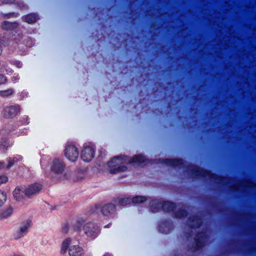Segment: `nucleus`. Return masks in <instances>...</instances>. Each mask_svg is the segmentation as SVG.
Segmentation results:
<instances>
[{
	"label": "nucleus",
	"mask_w": 256,
	"mask_h": 256,
	"mask_svg": "<svg viewBox=\"0 0 256 256\" xmlns=\"http://www.w3.org/2000/svg\"><path fill=\"white\" fill-rule=\"evenodd\" d=\"M146 161V158L141 154L135 156L132 158L127 156L122 158L115 157L108 162L109 170L111 174H116L125 172L127 168V164H142Z\"/></svg>",
	"instance_id": "nucleus-1"
},
{
	"label": "nucleus",
	"mask_w": 256,
	"mask_h": 256,
	"mask_svg": "<svg viewBox=\"0 0 256 256\" xmlns=\"http://www.w3.org/2000/svg\"><path fill=\"white\" fill-rule=\"evenodd\" d=\"M72 240L70 238H67L62 243V252L65 253L68 248V254L70 256H82L84 254V250L78 245H73L70 246L71 244Z\"/></svg>",
	"instance_id": "nucleus-2"
},
{
	"label": "nucleus",
	"mask_w": 256,
	"mask_h": 256,
	"mask_svg": "<svg viewBox=\"0 0 256 256\" xmlns=\"http://www.w3.org/2000/svg\"><path fill=\"white\" fill-rule=\"evenodd\" d=\"M83 230L86 236L90 240L96 238L100 232L97 224L92 222L86 223L83 226Z\"/></svg>",
	"instance_id": "nucleus-3"
},
{
	"label": "nucleus",
	"mask_w": 256,
	"mask_h": 256,
	"mask_svg": "<svg viewBox=\"0 0 256 256\" xmlns=\"http://www.w3.org/2000/svg\"><path fill=\"white\" fill-rule=\"evenodd\" d=\"M226 184L228 186L232 189V190H240L242 188L247 187L252 188L255 186V184L248 180L244 182H238L236 180H231L228 182H226V178H225V184Z\"/></svg>",
	"instance_id": "nucleus-4"
},
{
	"label": "nucleus",
	"mask_w": 256,
	"mask_h": 256,
	"mask_svg": "<svg viewBox=\"0 0 256 256\" xmlns=\"http://www.w3.org/2000/svg\"><path fill=\"white\" fill-rule=\"evenodd\" d=\"M32 226V221L30 220H26L22 221L20 224L14 234V238L18 239L25 236L28 232V229Z\"/></svg>",
	"instance_id": "nucleus-5"
},
{
	"label": "nucleus",
	"mask_w": 256,
	"mask_h": 256,
	"mask_svg": "<svg viewBox=\"0 0 256 256\" xmlns=\"http://www.w3.org/2000/svg\"><path fill=\"white\" fill-rule=\"evenodd\" d=\"M152 207L154 208H162L165 212H171L175 208L174 204L169 202H161L158 200H154L150 202Z\"/></svg>",
	"instance_id": "nucleus-6"
},
{
	"label": "nucleus",
	"mask_w": 256,
	"mask_h": 256,
	"mask_svg": "<svg viewBox=\"0 0 256 256\" xmlns=\"http://www.w3.org/2000/svg\"><path fill=\"white\" fill-rule=\"evenodd\" d=\"M18 106L14 105L5 106L2 112V116L6 118H11L14 117L20 112Z\"/></svg>",
	"instance_id": "nucleus-7"
},
{
	"label": "nucleus",
	"mask_w": 256,
	"mask_h": 256,
	"mask_svg": "<svg viewBox=\"0 0 256 256\" xmlns=\"http://www.w3.org/2000/svg\"><path fill=\"white\" fill-rule=\"evenodd\" d=\"M95 149L92 146H86L84 147L81 152V158L84 161H90L94 156Z\"/></svg>",
	"instance_id": "nucleus-8"
},
{
	"label": "nucleus",
	"mask_w": 256,
	"mask_h": 256,
	"mask_svg": "<svg viewBox=\"0 0 256 256\" xmlns=\"http://www.w3.org/2000/svg\"><path fill=\"white\" fill-rule=\"evenodd\" d=\"M78 149L74 145H68L65 149V156L70 161L74 162L78 158Z\"/></svg>",
	"instance_id": "nucleus-9"
},
{
	"label": "nucleus",
	"mask_w": 256,
	"mask_h": 256,
	"mask_svg": "<svg viewBox=\"0 0 256 256\" xmlns=\"http://www.w3.org/2000/svg\"><path fill=\"white\" fill-rule=\"evenodd\" d=\"M42 189V185L41 184L34 183L25 188L24 194L28 197H31L38 194Z\"/></svg>",
	"instance_id": "nucleus-10"
},
{
	"label": "nucleus",
	"mask_w": 256,
	"mask_h": 256,
	"mask_svg": "<svg viewBox=\"0 0 256 256\" xmlns=\"http://www.w3.org/2000/svg\"><path fill=\"white\" fill-rule=\"evenodd\" d=\"M65 165L63 162L60 160H54L52 164V171L56 174H61L64 170Z\"/></svg>",
	"instance_id": "nucleus-11"
},
{
	"label": "nucleus",
	"mask_w": 256,
	"mask_h": 256,
	"mask_svg": "<svg viewBox=\"0 0 256 256\" xmlns=\"http://www.w3.org/2000/svg\"><path fill=\"white\" fill-rule=\"evenodd\" d=\"M115 211V206L113 204H107L104 206L102 212L104 216H109Z\"/></svg>",
	"instance_id": "nucleus-12"
},
{
	"label": "nucleus",
	"mask_w": 256,
	"mask_h": 256,
	"mask_svg": "<svg viewBox=\"0 0 256 256\" xmlns=\"http://www.w3.org/2000/svg\"><path fill=\"white\" fill-rule=\"evenodd\" d=\"M24 189L25 188L22 186H18L14 190L13 196L16 200H20L22 198L24 194Z\"/></svg>",
	"instance_id": "nucleus-13"
},
{
	"label": "nucleus",
	"mask_w": 256,
	"mask_h": 256,
	"mask_svg": "<svg viewBox=\"0 0 256 256\" xmlns=\"http://www.w3.org/2000/svg\"><path fill=\"white\" fill-rule=\"evenodd\" d=\"M196 242L197 248H199L204 245L206 239V234L204 232L196 236Z\"/></svg>",
	"instance_id": "nucleus-14"
},
{
	"label": "nucleus",
	"mask_w": 256,
	"mask_h": 256,
	"mask_svg": "<svg viewBox=\"0 0 256 256\" xmlns=\"http://www.w3.org/2000/svg\"><path fill=\"white\" fill-rule=\"evenodd\" d=\"M200 220L197 216L190 218L188 221V225L194 228L200 227Z\"/></svg>",
	"instance_id": "nucleus-15"
},
{
	"label": "nucleus",
	"mask_w": 256,
	"mask_h": 256,
	"mask_svg": "<svg viewBox=\"0 0 256 256\" xmlns=\"http://www.w3.org/2000/svg\"><path fill=\"white\" fill-rule=\"evenodd\" d=\"M18 26L16 22H4L2 24V28L4 30H12Z\"/></svg>",
	"instance_id": "nucleus-16"
},
{
	"label": "nucleus",
	"mask_w": 256,
	"mask_h": 256,
	"mask_svg": "<svg viewBox=\"0 0 256 256\" xmlns=\"http://www.w3.org/2000/svg\"><path fill=\"white\" fill-rule=\"evenodd\" d=\"M38 19V16L34 14H28L23 18L24 21L26 22L28 24H32L35 22Z\"/></svg>",
	"instance_id": "nucleus-17"
},
{
	"label": "nucleus",
	"mask_w": 256,
	"mask_h": 256,
	"mask_svg": "<svg viewBox=\"0 0 256 256\" xmlns=\"http://www.w3.org/2000/svg\"><path fill=\"white\" fill-rule=\"evenodd\" d=\"M13 210L12 208L8 207L0 212V218H6L10 216L12 213Z\"/></svg>",
	"instance_id": "nucleus-18"
},
{
	"label": "nucleus",
	"mask_w": 256,
	"mask_h": 256,
	"mask_svg": "<svg viewBox=\"0 0 256 256\" xmlns=\"http://www.w3.org/2000/svg\"><path fill=\"white\" fill-rule=\"evenodd\" d=\"M164 162L168 165L174 166L180 165L182 162V160L167 159L165 160Z\"/></svg>",
	"instance_id": "nucleus-19"
},
{
	"label": "nucleus",
	"mask_w": 256,
	"mask_h": 256,
	"mask_svg": "<svg viewBox=\"0 0 256 256\" xmlns=\"http://www.w3.org/2000/svg\"><path fill=\"white\" fill-rule=\"evenodd\" d=\"M84 220L82 218L77 219L72 224V227L74 230H78L82 226Z\"/></svg>",
	"instance_id": "nucleus-20"
},
{
	"label": "nucleus",
	"mask_w": 256,
	"mask_h": 256,
	"mask_svg": "<svg viewBox=\"0 0 256 256\" xmlns=\"http://www.w3.org/2000/svg\"><path fill=\"white\" fill-rule=\"evenodd\" d=\"M132 202V199L128 198H124L120 199L118 201V204L124 206Z\"/></svg>",
	"instance_id": "nucleus-21"
},
{
	"label": "nucleus",
	"mask_w": 256,
	"mask_h": 256,
	"mask_svg": "<svg viewBox=\"0 0 256 256\" xmlns=\"http://www.w3.org/2000/svg\"><path fill=\"white\" fill-rule=\"evenodd\" d=\"M14 92V91L12 88H10L6 90H0V96L2 97H7L12 94Z\"/></svg>",
	"instance_id": "nucleus-22"
},
{
	"label": "nucleus",
	"mask_w": 256,
	"mask_h": 256,
	"mask_svg": "<svg viewBox=\"0 0 256 256\" xmlns=\"http://www.w3.org/2000/svg\"><path fill=\"white\" fill-rule=\"evenodd\" d=\"M146 200V198L142 196H136L132 199V202L134 204H140Z\"/></svg>",
	"instance_id": "nucleus-23"
},
{
	"label": "nucleus",
	"mask_w": 256,
	"mask_h": 256,
	"mask_svg": "<svg viewBox=\"0 0 256 256\" xmlns=\"http://www.w3.org/2000/svg\"><path fill=\"white\" fill-rule=\"evenodd\" d=\"M0 148H7L12 146L10 142L6 138L2 139V141L0 142Z\"/></svg>",
	"instance_id": "nucleus-24"
},
{
	"label": "nucleus",
	"mask_w": 256,
	"mask_h": 256,
	"mask_svg": "<svg viewBox=\"0 0 256 256\" xmlns=\"http://www.w3.org/2000/svg\"><path fill=\"white\" fill-rule=\"evenodd\" d=\"M186 212L185 210L180 209L178 212L174 214V216L176 218H181L186 216Z\"/></svg>",
	"instance_id": "nucleus-25"
},
{
	"label": "nucleus",
	"mask_w": 256,
	"mask_h": 256,
	"mask_svg": "<svg viewBox=\"0 0 256 256\" xmlns=\"http://www.w3.org/2000/svg\"><path fill=\"white\" fill-rule=\"evenodd\" d=\"M6 194L0 190V206H1L6 202Z\"/></svg>",
	"instance_id": "nucleus-26"
},
{
	"label": "nucleus",
	"mask_w": 256,
	"mask_h": 256,
	"mask_svg": "<svg viewBox=\"0 0 256 256\" xmlns=\"http://www.w3.org/2000/svg\"><path fill=\"white\" fill-rule=\"evenodd\" d=\"M196 172L199 173V174H196V175H198V176L200 175L202 176L206 177V174L208 176L210 175L209 172H207L200 170L198 168H196Z\"/></svg>",
	"instance_id": "nucleus-27"
},
{
	"label": "nucleus",
	"mask_w": 256,
	"mask_h": 256,
	"mask_svg": "<svg viewBox=\"0 0 256 256\" xmlns=\"http://www.w3.org/2000/svg\"><path fill=\"white\" fill-rule=\"evenodd\" d=\"M8 180V178L5 175L0 176V186L6 182Z\"/></svg>",
	"instance_id": "nucleus-28"
},
{
	"label": "nucleus",
	"mask_w": 256,
	"mask_h": 256,
	"mask_svg": "<svg viewBox=\"0 0 256 256\" xmlns=\"http://www.w3.org/2000/svg\"><path fill=\"white\" fill-rule=\"evenodd\" d=\"M8 168H9L10 167H11L14 163L15 162V160L14 159H12V158H9L8 159Z\"/></svg>",
	"instance_id": "nucleus-29"
},
{
	"label": "nucleus",
	"mask_w": 256,
	"mask_h": 256,
	"mask_svg": "<svg viewBox=\"0 0 256 256\" xmlns=\"http://www.w3.org/2000/svg\"><path fill=\"white\" fill-rule=\"evenodd\" d=\"M6 82V78L3 75L0 74V85L4 84Z\"/></svg>",
	"instance_id": "nucleus-30"
},
{
	"label": "nucleus",
	"mask_w": 256,
	"mask_h": 256,
	"mask_svg": "<svg viewBox=\"0 0 256 256\" xmlns=\"http://www.w3.org/2000/svg\"><path fill=\"white\" fill-rule=\"evenodd\" d=\"M3 3L8 4V3H12L14 2V0H2Z\"/></svg>",
	"instance_id": "nucleus-31"
},
{
	"label": "nucleus",
	"mask_w": 256,
	"mask_h": 256,
	"mask_svg": "<svg viewBox=\"0 0 256 256\" xmlns=\"http://www.w3.org/2000/svg\"><path fill=\"white\" fill-rule=\"evenodd\" d=\"M68 226H67V225H66V226L64 227V228H63V229H62V230H63V232H66H66H68Z\"/></svg>",
	"instance_id": "nucleus-32"
},
{
	"label": "nucleus",
	"mask_w": 256,
	"mask_h": 256,
	"mask_svg": "<svg viewBox=\"0 0 256 256\" xmlns=\"http://www.w3.org/2000/svg\"><path fill=\"white\" fill-rule=\"evenodd\" d=\"M16 63L18 64H17V66L19 68H21L22 66V64L20 62H16Z\"/></svg>",
	"instance_id": "nucleus-33"
},
{
	"label": "nucleus",
	"mask_w": 256,
	"mask_h": 256,
	"mask_svg": "<svg viewBox=\"0 0 256 256\" xmlns=\"http://www.w3.org/2000/svg\"><path fill=\"white\" fill-rule=\"evenodd\" d=\"M10 256H22L20 255L19 254H13L12 255H10Z\"/></svg>",
	"instance_id": "nucleus-34"
},
{
	"label": "nucleus",
	"mask_w": 256,
	"mask_h": 256,
	"mask_svg": "<svg viewBox=\"0 0 256 256\" xmlns=\"http://www.w3.org/2000/svg\"><path fill=\"white\" fill-rule=\"evenodd\" d=\"M4 166L3 162H0V170L2 169Z\"/></svg>",
	"instance_id": "nucleus-35"
},
{
	"label": "nucleus",
	"mask_w": 256,
	"mask_h": 256,
	"mask_svg": "<svg viewBox=\"0 0 256 256\" xmlns=\"http://www.w3.org/2000/svg\"><path fill=\"white\" fill-rule=\"evenodd\" d=\"M2 47L1 46H0V55L1 54H2Z\"/></svg>",
	"instance_id": "nucleus-36"
},
{
	"label": "nucleus",
	"mask_w": 256,
	"mask_h": 256,
	"mask_svg": "<svg viewBox=\"0 0 256 256\" xmlns=\"http://www.w3.org/2000/svg\"><path fill=\"white\" fill-rule=\"evenodd\" d=\"M16 80V78H14V77H13V78H12V80L13 81H14V80Z\"/></svg>",
	"instance_id": "nucleus-37"
},
{
	"label": "nucleus",
	"mask_w": 256,
	"mask_h": 256,
	"mask_svg": "<svg viewBox=\"0 0 256 256\" xmlns=\"http://www.w3.org/2000/svg\"><path fill=\"white\" fill-rule=\"evenodd\" d=\"M104 256H111L109 254H106L104 255Z\"/></svg>",
	"instance_id": "nucleus-38"
}]
</instances>
